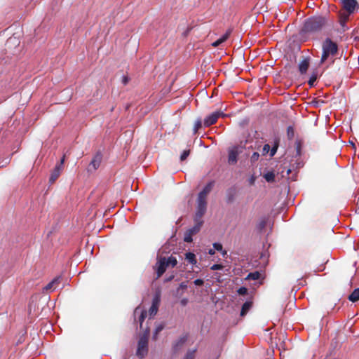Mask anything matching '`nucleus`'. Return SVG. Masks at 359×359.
<instances>
[{
	"label": "nucleus",
	"mask_w": 359,
	"mask_h": 359,
	"mask_svg": "<svg viewBox=\"0 0 359 359\" xmlns=\"http://www.w3.org/2000/svg\"><path fill=\"white\" fill-rule=\"evenodd\" d=\"M322 55L320 58V64L325 62L329 58L331 60V62L333 63L334 60V57L337 55L338 53V46L337 43L332 41L330 38H327L322 44Z\"/></svg>",
	"instance_id": "f257e3e1"
},
{
	"label": "nucleus",
	"mask_w": 359,
	"mask_h": 359,
	"mask_svg": "<svg viewBox=\"0 0 359 359\" xmlns=\"http://www.w3.org/2000/svg\"><path fill=\"white\" fill-rule=\"evenodd\" d=\"M326 19L322 16H313L307 19L303 30L305 32H317L322 29L326 24Z\"/></svg>",
	"instance_id": "f03ea898"
},
{
	"label": "nucleus",
	"mask_w": 359,
	"mask_h": 359,
	"mask_svg": "<svg viewBox=\"0 0 359 359\" xmlns=\"http://www.w3.org/2000/svg\"><path fill=\"white\" fill-rule=\"evenodd\" d=\"M148 351V338L147 336L143 335L138 341L136 355L139 358L142 359L147 356Z\"/></svg>",
	"instance_id": "7ed1b4c3"
},
{
	"label": "nucleus",
	"mask_w": 359,
	"mask_h": 359,
	"mask_svg": "<svg viewBox=\"0 0 359 359\" xmlns=\"http://www.w3.org/2000/svg\"><path fill=\"white\" fill-rule=\"evenodd\" d=\"M102 161V154L101 151H98L93 156L91 161L89 163L88 168V172H93L95 171L100 165Z\"/></svg>",
	"instance_id": "20e7f679"
},
{
	"label": "nucleus",
	"mask_w": 359,
	"mask_h": 359,
	"mask_svg": "<svg viewBox=\"0 0 359 359\" xmlns=\"http://www.w3.org/2000/svg\"><path fill=\"white\" fill-rule=\"evenodd\" d=\"M168 265L165 263V257H161L158 259V261L154 267L156 271V279L159 278L163 276V274L165 272Z\"/></svg>",
	"instance_id": "39448f33"
},
{
	"label": "nucleus",
	"mask_w": 359,
	"mask_h": 359,
	"mask_svg": "<svg viewBox=\"0 0 359 359\" xmlns=\"http://www.w3.org/2000/svg\"><path fill=\"white\" fill-rule=\"evenodd\" d=\"M226 115L221 111H217L208 116L203 122L205 127H209L215 124L219 117H224Z\"/></svg>",
	"instance_id": "423d86ee"
},
{
	"label": "nucleus",
	"mask_w": 359,
	"mask_h": 359,
	"mask_svg": "<svg viewBox=\"0 0 359 359\" xmlns=\"http://www.w3.org/2000/svg\"><path fill=\"white\" fill-rule=\"evenodd\" d=\"M207 210V200L197 198V208L195 217L202 219Z\"/></svg>",
	"instance_id": "0eeeda50"
},
{
	"label": "nucleus",
	"mask_w": 359,
	"mask_h": 359,
	"mask_svg": "<svg viewBox=\"0 0 359 359\" xmlns=\"http://www.w3.org/2000/svg\"><path fill=\"white\" fill-rule=\"evenodd\" d=\"M65 162V156L60 160V162L57 164L53 170L49 181L50 183L55 182V181L59 177L60 172L63 168V164Z\"/></svg>",
	"instance_id": "6e6552de"
},
{
	"label": "nucleus",
	"mask_w": 359,
	"mask_h": 359,
	"mask_svg": "<svg viewBox=\"0 0 359 359\" xmlns=\"http://www.w3.org/2000/svg\"><path fill=\"white\" fill-rule=\"evenodd\" d=\"M342 3L344 11H348L349 13H353L355 8L358 6L356 0H340Z\"/></svg>",
	"instance_id": "1a4fd4ad"
},
{
	"label": "nucleus",
	"mask_w": 359,
	"mask_h": 359,
	"mask_svg": "<svg viewBox=\"0 0 359 359\" xmlns=\"http://www.w3.org/2000/svg\"><path fill=\"white\" fill-rule=\"evenodd\" d=\"M214 185H215V181L212 180V181L209 182L205 186V187L203 189V190L201 192H199V194L198 195V198H201L207 200V196L212 191Z\"/></svg>",
	"instance_id": "9d476101"
},
{
	"label": "nucleus",
	"mask_w": 359,
	"mask_h": 359,
	"mask_svg": "<svg viewBox=\"0 0 359 359\" xmlns=\"http://www.w3.org/2000/svg\"><path fill=\"white\" fill-rule=\"evenodd\" d=\"M61 282V277L57 276L53 278L49 283H48L43 288L46 291H53L60 285Z\"/></svg>",
	"instance_id": "9b49d317"
},
{
	"label": "nucleus",
	"mask_w": 359,
	"mask_h": 359,
	"mask_svg": "<svg viewBox=\"0 0 359 359\" xmlns=\"http://www.w3.org/2000/svg\"><path fill=\"white\" fill-rule=\"evenodd\" d=\"M236 193L237 190L235 187H231L226 190V201L227 203H232L234 201Z\"/></svg>",
	"instance_id": "f8f14e48"
},
{
	"label": "nucleus",
	"mask_w": 359,
	"mask_h": 359,
	"mask_svg": "<svg viewBox=\"0 0 359 359\" xmlns=\"http://www.w3.org/2000/svg\"><path fill=\"white\" fill-rule=\"evenodd\" d=\"M187 338L186 336L181 337L180 339L176 340L172 344V351L174 353H177L182 347L184 346Z\"/></svg>",
	"instance_id": "ddd939ff"
},
{
	"label": "nucleus",
	"mask_w": 359,
	"mask_h": 359,
	"mask_svg": "<svg viewBox=\"0 0 359 359\" xmlns=\"http://www.w3.org/2000/svg\"><path fill=\"white\" fill-rule=\"evenodd\" d=\"M195 224L193 227L189 229L187 231H189L191 233V235H195L197 233L199 232L201 230V228L203 224V219H199L198 218H194Z\"/></svg>",
	"instance_id": "4468645a"
},
{
	"label": "nucleus",
	"mask_w": 359,
	"mask_h": 359,
	"mask_svg": "<svg viewBox=\"0 0 359 359\" xmlns=\"http://www.w3.org/2000/svg\"><path fill=\"white\" fill-rule=\"evenodd\" d=\"M137 315H139L138 321L140 323V327L142 328V323L147 317V311L142 310L140 307H137L134 311L135 317H136Z\"/></svg>",
	"instance_id": "2eb2a0df"
},
{
	"label": "nucleus",
	"mask_w": 359,
	"mask_h": 359,
	"mask_svg": "<svg viewBox=\"0 0 359 359\" xmlns=\"http://www.w3.org/2000/svg\"><path fill=\"white\" fill-rule=\"evenodd\" d=\"M231 32H232V29L231 28L228 29L226 30V33L223 36H222L219 39H218L217 40H216L215 42H213L212 43V46L213 47H217L219 45H221L222 43H224V41H226L227 40V39L231 35Z\"/></svg>",
	"instance_id": "dca6fc26"
},
{
	"label": "nucleus",
	"mask_w": 359,
	"mask_h": 359,
	"mask_svg": "<svg viewBox=\"0 0 359 359\" xmlns=\"http://www.w3.org/2000/svg\"><path fill=\"white\" fill-rule=\"evenodd\" d=\"M238 148L233 147L229 151L228 161L230 164H235L237 162Z\"/></svg>",
	"instance_id": "f3484780"
},
{
	"label": "nucleus",
	"mask_w": 359,
	"mask_h": 359,
	"mask_svg": "<svg viewBox=\"0 0 359 359\" xmlns=\"http://www.w3.org/2000/svg\"><path fill=\"white\" fill-rule=\"evenodd\" d=\"M159 300L158 298H154L152 302V304L149 310V313L151 317L154 316L158 309Z\"/></svg>",
	"instance_id": "a211bd4d"
},
{
	"label": "nucleus",
	"mask_w": 359,
	"mask_h": 359,
	"mask_svg": "<svg viewBox=\"0 0 359 359\" xmlns=\"http://www.w3.org/2000/svg\"><path fill=\"white\" fill-rule=\"evenodd\" d=\"M309 67V60L308 58L304 59L299 65V70L302 74H304Z\"/></svg>",
	"instance_id": "6ab92c4d"
},
{
	"label": "nucleus",
	"mask_w": 359,
	"mask_h": 359,
	"mask_svg": "<svg viewBox=\"0 0 359 359\" xmlns=\"http://www.w3.org/2000/svg\"><path fill=\"white\" fill-rule=\"evenodd\" d=\"M351 13L348 11H344L339 13V22L342 27H344L346 22L348 21L349 16Z\"/></svg>",
	"instance_id": "aec40b11"
},
{
	"label": "nucleus",
	"mask_w": 359,
	"mask_h": 359,
	"mask_svg": "<svg viewBox=\"0 0 359 359\" xmlns=\"http://www.w3.org/2000/svg\"><path fill=\"white\" fill-rule=\"evenodd\" d=\"M268 222V218L266 217H262L256 225V229L259 232H262L266 227Z\"/></svg>",
	"instance_id": "412c9836"
},
{
	"label": "nucleus",
	"mask_w": 359,
	"mask_h": 359,
	"mask_svg": "<svg viewBox=\"0 0 359 359\" xmlns=\"http://www.w3.org/2000/svg\"><path fill=\"white\" fill-rule=\"evenodd\" d=\"M263 177L267 182L272 183L275 182L276 174L273 170L269 171L263 175Z\"/></svg>",
	"instance_id": "4be33fe9"
},
{
	"label": "nucleus",
	"mask_w": 359,
	"mask_h": 359,
	"mask_svg": "<svg viewBox=\"0 0 359 359\" xmlns=\"http://www.w3.org/2000/svg\"><path fill=\"white\" fill-rule=\"evenodd\" d=\"M352 302H356L359 300V288L355 289L348 297Z\"/></svg>",
	"instance_id": "5701e85b"
},
{
	"label": "nucleus",
	"mask_w": 359,
	"mask_h": 359,
	"mask_svg": "<svg viewBox=\"0 0 359 359\" xmlns=\"http://www.w3.org/2000/svg\"><path fill=\"white\" fill-rule=\"evenodd\" d=\"M252 303L251 302H245L243 306H242V308H241V316H244L246 315V313H248V311L250 310V309L251 308L252 306Z\"/></svg>",
	"instance_id": "b1692460"
},
{
	"label": "nucleus",
	"mask_w": 359,
	"mask_h": 359,
	"mask_svg": "<svg viewBox=\"0 0 359 359\" xmlns=\"http://www.w3.org/2000/svg\"><path fill=\"white\" fill-rule=\"evenodd\" d=\"M185 259L191 264H196L197 262L196 255L193 252H187Z\"/></svg>",
	"instance_id": "393cba45"
},
{
	"label": "nucleus",
	"mask_w": 359,
	"mask_h": 359,
	"mask_svg": "<svg viewBox=\"0 0 359 359\" xmlns=\"http://www.w3.org/2000/svg\"><path fill=\"white\" fill-rule=\"evenodd\" d=\"M165 263L168 267H175L177 264V260L176 257L170 256L169 257H165Z\"/></svg>",
	"instance_id": "a878e982"
},
{
	"label": "nucleus",
	"mask_w": 359,
	"mask_h": 359,
	"mask_svg": "<svg viewBox=\"0 0 359 359\" xmlns=\"http://www.w3.org/2000/svg\"><path fill=\"white\" fill-rule=\"evenodd\" d=\"M303 147V141L302 140H297L295 141V150L296 155L301 156L302 155V149Z\"/></svg>",
	"instance_id": "bb28decb"
},
{
	"label": "nucleus",
	"mask_w": 359,
	"mask_h": 359,
	"mask_svg": "<svg viewBox=\"0 0 359 359\" xmlns=\"http://www.w3.org/2000/svg\"><path fill=\"white\" fill-rule=\"evenodd\" d=\"M261 276V273L256 271H254V272H251L250 273L248 274L247 277L245 278L246 280H258L259 279Z\"/></svg>",
	"instance_id": "cd10ccee"
},
{
	"label": "nucleus",
	"mask_w": 359,
	"mask_h": 359,
	"mask_svg": "<svg viewBox=\"0 0 359 359\" xmlns=\"http://www.w3.org/2000/svg\"><path fill=\"white\" fill-rule=\"evenodd\" d=\"M196 349H189L187 351L182 359H195Z\"/></svg>",
	"instance_id": "c85d7f7f"
},
{
	"label": "nucleus",
	"mask_w": 359,
	"mask_h": 359,
	"mask_svg": "<svg viewBox=\"0 0 359 359\" xmlns=\"http://www.w3.org/2000/svg\"><path fill=\"white\" fill-rule=\"evenodd\" d=\"M202 127V121L201 118H198L194 123V133L196 134L200 128Z\"/></svg>",
	"instance_id": "c756f323"
},
{
	"label": "nucleus",
	"mask_w": 359,
	"mask_h": 359,
	"mask_svg": "<svg viewBox=\"0 0 359 359\" xmlns=\"http://www.w3.org/2000/svg\"><path fill=\"white\" fill-rule=\"evenodd\" d=\"M190 233H191L187 230V231L185 232V234H184V242L191 243L193 241L192 237L194 235H191Z\"/></svg>",
	"instance_id": "7c9ffc66"
},
{
	"label": "nucleus",
	"mask_w": 359,
	"mask_h": 359,
	"mask_svg": "<svg viewBox=\"0 0 359 359\" xmlns=\"http://www.w3.org/2000/svg\"><path fill=\"white\" fill-rule=\"evenodd\" d=\"M287 135L288 139L291 140L294 137V131L292 126H288L287 128Z\"/></svg>",
	"instance_id": "2f4dec72"
},
{
	"label": "nucleus",
	"mask_w": 359,
	"mask_h": 359,
	"mask_svg": "<svg viewBox=\"0 0 359 359\" xmlns=\"http://www.w3.org/2000/svg\"><path fill=\"white\" fill-rule=\"evenodd\" d=\"M189 154H190V150L189 149L184 150L182 154L180 156L181 161H184V160H186L187 158L189 156Z\"/></svg>",
	"instance_id": "473e14b6"
},
{
	"label": "nucleus",
	"mask_w": 359,
	"mask_h": 359,
	"mask_svg": "<svg viewBox=\"0 0 359 359\" xmlns=\"http://www.w3.org/2000/svg\"><path fill=\"white\" fill-rule=\"evenodd\" d=\"M316 79H317V74H313L311 76V77H310V79H309V82H308L309 85L310 86H313L314 85V83H315V81H316Z\"/></svg>",
	"instance_id": "72a5a7b5"
},
{
	"label": "nucleus",
	"mask_w": 359,
	"mask_h": 359,
	"mask_svg": "<svg viewBox=\"0 0 359 359\" xmlns=\"http://www.w3.org/2000/svg\"><path fill=\"white\" fill-rule=\"evenodd\" d=\"M278 147V142H276L275 144L273 145V147L271 149L270 148V156L271 157L273 156L276 154Z\"/></svg>",
	"instance_id": "f704fd0d"
},
{
	"label": "nucleus",
	"mask_w": 359,
	"mask_h": 359,
	"mask_svg": "<svg viewBox=\"0 0 359 359\" xmlns=\"http://www.w3.org/2000/svg\"><path fill=\"white\" fill-rule=\"evenodd\" d=\"M259 157V154L258 152H254L250 157V161L252 163H255L256 161H258Z\"/></svg>",
	"instance_id": "c9c22d12"
},
{
	"label": "nucleus",
	"mask_w": 359,
	"mask_h": 359,
	"mask_svg": "<svg viewBox=\"0 0 359 359\" xmlns=\"http://www.w3.org/2000/svg\"><path fill=\"white\" fill-rule=\"evenodd\" d=\"M270 145L268 144H266L264 145L263 147V149H262V155H266L267 154L269 151H270Z\"/></svg>",
	"instance_id": "e433bc0d"
},
{
	"label": "nucleus",
	"mask_w": 359,
	"mask_h": 359,
	"mask_svg": "<svg viewBox=\"0 0 359 359\" xmlns=\"http://www.w3.org/2000/svg\"><path fill=\"white\" fill-rule=\"evenodd\" d=\"M223 268H224V266L222 264H213L210 267V269L212 270V271H216V270H221Z\"/></svg>",
	"instance_id": "4c0bfd02"
},
{
	"label": "nucleus",
	"mask_w": 359,
	"mask_h": 359,
	"mask_svg": "<svg viewBox=\"0 0 359 359\" xmlns=\"http://www.w3.org/2000/svg\"><path fill=\"white\" fill-rule=\"evenodd\" d=\"M237 292L240 295H245L248 293V289L245 287H241Z\"/></svg>",
	"instance_id": "58836bf2"
},
{
	"label": "nucleus",
	"mask_w": 359,
	"mask_h": 359,
	"mask_svg": "<svg viewBox=\"0 0 359 359\" xmlns=\"http://www.w3.org/2000/svg\"><path fill=\"white\" fill-rule=\"evenodd\" d=\"M187 288V285L186 284L185 282H182L180 284L177 290V292L178 293L180 292V290H185Z\"/></svg>",
	"instance_id": "ea45409f"
},
{
	"label": "nucleus",
	"mask_w": 359,
	"mask_h": 359,
	"mask_svg": "<svg viewBox=\"0 0 359 359\" xmlns=\"http://www.w3.org/2000/svg\"><path fill=\"white\" fill-rule=\"evenodd\" d=\"M213 247L215 250H218V251H220L222 250V245L221 243H215L213 244Z\"/></svg>",
	"instance_id": "a19ab883"
},
{
	"label": "nucleus",
	"mask_w": 359,
	"mask_h": 359,
	"mask_svg": "<svg viewBox=\"0 0 359 359\" xmlns=\"http://www.w3.org/2000/svg\"><path fill=\"white\" fill-rule=\"evenodd\" d=\"M256 179H257L256 176H255L254 175H252V176L249 178V180H248V182H249L250 185H254V184H255V181H256Z\"/></svg>",
	"instance_id": "79ce46f5"
},
{
	"label": "nucleus",
	"mask_w": 359,
	"mask_h": 359,
	"mask_svg": "<svg viewBox=\"0 0 359 359\" xmlns=\"http://www.w3.org/2000/svg\"><path fill=\"white\" fill-rule=\"evenodd\" d=\"M194 283L197 286H201L204 284V281L202 279H196L194 280Z\"/></svg>",
	"instance_id": "37998d69"
},
{
	"label": "nucleus",
	"mask_w": 359,
	"mask_h": 359,
	"mask_svg": "<svg viewBox=\"0 0 359 359\" xmlns=\"http://www.w3.org/2000/svg\"><path fill=\"white\" fill-rule=\"evenodd\" d=\"M129 77L128 76H123V78H122V83L123 85H127L128 83L129 82Z\"/></svg>",
	"instance_id": "c03bdc74"
},
{
	"label": "nucleus",
	"mask_w": 359,
	"mask_h": 359,
	"mask_svg": "<svg viewBox=\"0 0 359 359\" xmlns=\"http://www.w3.org/2000/svg\"><path fill=\"white\" fill-rule=\"evenodd\" d=\"M175 278V275L172 274L168 277H166L164 280V282L165 283H168V282H170L171 280H172Z\"/></svg>",
	"instance_id": "a18cd8bd"
},
{
	"label": "nucleus",
	"mask_w": 359,
	"mask_h": 359,
	"mask_svg": "<svg viewBox=\"0 0 359 359\" xmlns=\"http://www.w3.org/2000/svg\"><path fill=\"white\" fill-rule=\"evenodd\" d=\"M187 302H188V299L187 298L182 299L181 300V304L182 306H186L187 304Z\"/></svg>",
	"instance_id": "49530a36"
},
{
	"label": "nucleus",
	"mask_w": 359,
	"mask_h": 359,
	"mask_svg": "<svg viewBox=\"0 0 359 359\" xmlns=\"http://www.w3.org/2000/svg\"><path fill=\"white\" fill-rule=\"evenodd\" d=\"M163 330V327H158L156 330V334H158V332L161 331Z\"/></svg>",
	"instance_id": "de8ad7c7"
},
{
	"label": "nucleus",
	"mask_w": 359,
	"mask_h": 359,
	"mask_svg": "<svg viewBox=\"0 0 359 359\" xmlns=\"http://www.w3.org/2000/svg\"><path fill=\"white\" fill-rule=\"evenodd\" d=\"M214 253H215L214 250H210V251H209L210 255H213Z\"/></svg>",
	"instance_id": "09e8293b"
}]
</instances>
